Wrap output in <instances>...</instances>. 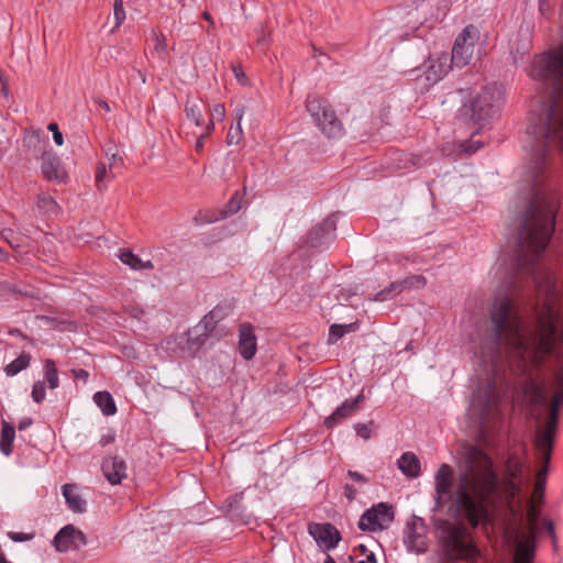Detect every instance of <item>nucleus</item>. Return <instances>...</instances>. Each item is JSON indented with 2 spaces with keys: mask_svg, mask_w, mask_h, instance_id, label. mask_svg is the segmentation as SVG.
<instances>
[{
  "mask_svg": "<svg viewBox=\"0 0 563 563\" xmlns=\"http://www.w3.org/2000/svg\"><path fill=\"white\" fill-rule=\"evenodd\" d=\"M453 468L449 464H441L434 475V489L437 503L440 504L443 498L452 499L456 507L455 490L452 492Z\"/></svg>",
  "mask_w": 563,
  "mask_h": 563,
  "instance_id": "ddd939ff",
  "label": "nucleus"
},
{
  "mask_svg": "<svg viewBox=\"0 0 563 563\" xmlns=\"http://www.w3.org/2000/svg\"><path fill=\"white\" fill-rule=\"evenodd\" d=\"M553 393L549 404V417L543 431L538 432L534 446L542 463L549 465L554 444L560 407L563 405V365L553 373L550 385Z\"/></svg>",
  "mask_w": 563,
  "mask_h": 563,
  "instance_id": "20e7f679",
  "label": "nucleus"
},
{
  "mask_svg": "<svg viewBox=\"0 0 563 563\" xmlns=\"http://www.w3.org/2000/svg\"><path fill=\"white\" fill-rule=\"evenodd\" d=\"M14 435V427L7 421H2V429L0 434V451L7 456L12 453Z\"/></svg>",
  "mask_w": 563,
  "mask_h": 563,
  "instance_id": "bb28decb",
  "label": "nucleus"
},
{
  "mask_svg": "<svg viewBox=\"0 0 563 563\" xmlns=\"http://www.w3.org/2000/svg\"><path fill=\"white\" fill-rule=\"evenodd\" d=\"M239 353L245 361L252 360L257 351V339L251 323H242L239 328Z\"/></svg>",
  "mask_w": 563,
  "mask_h": 563,
  "instance_id": "f3484780",
  "label": "nucleus"
},
{
  "mask_svg": "<svg viewBox=\"0 0 563 563\" xmlns=\"http://www.w3.org/2000/svg\"><path fill=\"white\" fill-rule=\"evenodd\" d=\"M364 400L365 395L362 390L354 399L343 401L341 406L324 419V426L328 429H331L342 420L351 417L360 409V406Z\"/></svg>",
  "mask_w": 563,
  "mask_h": 563,
  "instance_id": "2eb2a0df",
  "label": "nucleus"
},
{
  "mask_svg": "<svg viewBox=\"0 0 563 563\" xmlns=\"http://www.w3.org/2000/svg\"><path fill=\"white\" fill-rule=\"evenodd\" d=\"M225 117V108L224 104L218 103L213 106V108L210 111V119L214 123V120L222 121Z\"/></svg>",
  "mask_w": 563,
  "mask_h": 563,
  "instance_id": "c03bdc74",
  "label": "nucleus"
},
{
  "mask_svg": "<svg viewBox=\"0 0 563 563\" xmlns=\"http://www.w3.org/2000/svg\"><path fill=\"white\" fill-rule=\"evenodd\" d=\"M207 340L208 338L201 332L200 328L195 325L180 336L179 346L183 353L194 356Z\"/></svg>",
  "mask_w": 563,
  "mask_h": 563,
  "instance_id": "aec40b11",
  "label": "nucleus"
},
{
  "mask_svg": "<svg viewBox=\"0 0 563 563\" xmlns=\"http://www.w3.org/2000/svg\"><path fill=\"white\" fill-rule=\"evenodd\" d=\"M539 10L542 14H547L550 11V5L545 2V0L539 1Z\"/></svg>",
  "mask_w": 563,
  "mask_h": 563,
  "instance_id": "e2e57ef3",
  "label": "nucleus"
},
{
  "mask_svg": "<svg viewBox=\"0 0 563 563\" xmlns=\"http://www.w3.org/2000/svg\"><path fill=\"white\" fill-rule=\"evenodd\" d=\"M452 65L446 53L430 57L426 71L427 79L434 82L440 80L450 70Z\"/></svg>",
  "mask_w": 563,
  "mask_h": 563,
  "instance_id": "4be33fe9",
  "label": "nucleus"
},
{
  "mask_svg": "<svg viewBox=\"0 0 563 563\" xmlns=\"http://www.w3.org/2000/svg\"><path fill=\"white\" fill-rule=\"evenodd\" d=\"M526 393L530 397V402L533 405L544 406L548 402V396L543 384L531 382Z\"/></svg>",
  "mask_w": 563,
  "mask_h": 563,
  "instance_id": "c756f323",
  "label": "nucleus"
},
{
  "mask_svg": "<svg viewBox=\"0 0 563 563\" xmlns=\"http://www.w3.org/2000/svg\"><path fill=\"white\" fill-rule=\"evenodd\" d=\"M37 209L41 213L49 216L56 214L59 207L52 196L42 192L37 196Z\"/></svg>",
  "mask_w": 563,
  "mask_h": 563,
  "instance_id": "473e14b6",
  "label": "nucleus"
},
{
  "mask_svg": "<svg viewBox=\"0 0 563 563\" xmlns=\"http://www.w3.org/2000/svg\"><path fill=\"white\" fill-rule=\"evenodd\" d=\"M360 563H376V559H375L374 553H372V552H371V553H368V554L366 555V559H365V560L360 561Z\"/></svg>",
  "mask_w": 563,
  "mask_h": 563,
  "instance_id": "69168bd1",
  "label": "nucleus"
},
{
  "mask_svg": "<svg viewBox=\"0 0 563 563\" xmlns=\"http://www.w3.org/2000/svg\"><path fill=\"white\" fill-rule=\"evenodd\" d=\"M478 38V29L473 24L466 25L455 38L450 58L451 64L459 68L466 66L472 59Z\"/></svg>",
  "mask_w": 563,
  "mask_h": 563,
  "instance_id": "6e6552de",
  "label": "nucleus"
},
{
  "mask_svg": "<svg viewBox=\"0 0 563 563\" xmlns=\"http://www.w3.org/2000/svg\"><path fill=\"white\" fill-rule=\"evenodd\" d=\"M308 533L324 551L334 549L341 540L340 531L330 522H310L308 525Z\"/></svg>",
  "mask_w": 563,
  "mask_h": 563,
  "instance_id": "f8f14e48",
  "label": "nucleus"
},
{
  "mask_svg": "<svg viewBox=\"0 0 563 563\" xmlns=\"http://www.w3.org/2000/svg\"><path fill=\"white\" fill-rule=\"evenodd\" d=\"M151 38L154 43L152 54L155 55L159 60L165 62L168 57L167 41L162 32L153 31Z\"/></svg>",
  "mask_w": 563,
  "mask_h": 563,
  "instance_id": "7c9ffc66",
  "label": "nucleus"
},
{
  "mask_svg": "<svg viewBox=\"0 0 563 563\" xmlns=\"http://www.w3.org/2000/svg\"><path fill=\"white\" fill-rule=\"evenodd\" d=\"M104 477L111 485L120 484L126 477V464L119 456L106 457L101 465Z\"/></svg>",
  "mask_w": 563,
  "mask_h": 563,
  "instance_id": "a211bd4d",
  "label": "nucleus"
},
{
  "mask_svg": "<svg viewBox=\"0 0 563 563\" xmlns=\"http://www.w3.org/2000/svg\"><path fill=\"white\" fill-rule=\"evenodd\" d=\"M399 470L410 478H416L420 475L421 466L420 460L412 452L404 453L398 460Z\"/></svg>",
  "mask_w": 563,
  "mask_h": 563,
  "instance_id": "5701e85b",
  "label": "nucleus"
},
{
  "mask_svg": "<svg viewBox=\"0 0 563 563\" xmlns=\"http://www.w3.org/2000/svg\"><path fill=\"white\" fill-rule=\"evenodd\" d=\"M544 158H545L544 151L542 150V151L538 152L537 161H538V169L539 170H542V164H543Z\"/></svg>",
  "mask_w": 563,
  "mask_h": 563,
  "instance_id": "680f3d73",
  "label": "nucleus"
},
{
  "mask_svg": "<svg viewBox=\"0 0 563 563\" xmlns=\"http://www.w3.org/2000/svg\"><path fill=\"white\" fill-rule=\"evenodd\" d=\"M357 329V323L352 322L349 324H338L334 323L329 329L328 335V344H334L341 339L345 333L355 331Z\"/></svg>",
  "mask_w": 563,
  "mask_h": 563,
  "instance_id": "2f4dec72",
  "label": "nucleus"
},
{
  "mask_svg": "<svg viewBox=\"0 0 563 563\" xmlns=\"http://www.w3.org/2000/svg\"><path fill=\"white\" fill-rule=\"evenodd\" d=\"M306 109L310 113L316 125L329 139L340 137L344 133L343 124L330 102L320 96H308Z\"/></svg>",
  "mask_w": 563,
  "mask_h": 563,
  "instance_id": "423d86ee",
  "label": "nucleus"
},
{
  "mask_svg": "<svg viewBox=\"0 0 563 563\" xmlns=\"http://www.w3.org/2000/svg\"><path fill=\"white\" fill-rule=\"evenodd\" d=\"M8 537L14 542L30 541L34 538V533L9 532Z\"/></svg>",
  "mask_w": 563,
  "mask_h": 563,
  "instance_id": "de8ad7c7",
  "label": "nucleus"
},
{
  "mask_svg": "<svg viewBox=\"0 0 563 563\" xmlns=\"http://www.w3.org/2000/svg\"><path fill=\"white\" fill-rule=\"evenodd\" d=\"M558 201L555 195L534 187L518 236V268L531 276L544 296L534 329H526L520 306L505 296L496 299L490 310L494 350L500 352L505 341L511 354L520 360L523 371L540 366L548 355L563 362V310L554 273L541 267L539 255L547 249L555 228Z\"/></svg>",
  "mask_w": 563,
  "mask_h": 563,
  "instance_id": "f257e3e1",
  "label": "nucleus"
},
{
  "mask_svg": "<svg viewBox=\"0 0 563 563\" xmlns=\"http://www.w3.org/2000/svg\"><path fill=\"white\" fill-rule=\"evenodd\" d=\"M547 471H548V465H545V463H543L542 467L537 473V479H536V484H534V489H533V494H532V497H531V500H533V501L536 499H540L541 500L543 498L544 488H545Z\"/></svg>",
  "mask_w": 563,
  "mask_h": 563,
  "instance_id": "c9c22d12",
  "label": "nucleus"
},
{
  "mask_svg": "<svg viewBox=\"0 0 563 563\" xmlns=\"http://www.w3.org/2000/svg\"><path fill=\"white\" fill-rule=\"evenodd\" d=\"M220 214L217 216L214 212H202V211H199L195 218H194V222L199 225V224H206V223H211V222H214V221H218L220 220Z\"/></svg>",
  "mask_w": 563,
  "mask_h": 563,
  "instance_id": "79ce46f5",
  "label": "nucleus"
},
{
  "mask_svg": "<svg viewBox=\"0 0 563 563\" xmlns=\"http://www.w3.org/2000/svg\"><path fill=\"white\" fill-rule=\"evenodd\" d=\"M32 423H33V420L31 418H23L22 420H20L18 428H19V430H24V429L31 427Z\"/></svg>",
  "mask_w": 563,
  "mask_h": 563,
  "instance_id": "052dcab7",
  "label": "nucleus"
},
{
  "mask_svg": "<svg viewBox=\"0 0 563 563\" xmlns=\"http://www.w3.org/2000/svg\"><path fill=\"white\" fill-rule=\"evenodd\" d=\"M444 549L452 560L474 562L479 556L467 528L463 525H448L443 529Z\"/></svg>",
  "mask_w": 563,
  "mask_h": 563,
  "instance_id": "39448f33",
  "label": "nucleus"
},
{
  "mask_svg": "<svg viewBox=\"0 0 563 563\" xmlns=\"http://www.w3.org/2000/svg\"><path fill=\"white\" fill-rule=\"evenodd\" d=\"M115 441V432L113 430H109L107 433L102 434L99 443L101 446H107Z\"/></svg>",
  "mask_w": 563,
  "mask_h": 563,
  "instance_id": "603ef678",
  "label": "nucleus"
},
{
  "mask_svg": "<svg viewBox=\"0 0 563 563\" xmlns=\"http://www.w3.org/2000/svg\"><path fill=\"white\" fill-rule=\"evenodd\" d=\"M107 176V166L103 163L98 164L96 170V184L99 189H101V183L104 180Z\"/></svg>",
  "mask_w": 563,
  "mask_h": 563,
  "instance_id": "8fccbe9b",
  "label": "nucleus"
},
{
  "mask_svg": "<svg viewBox=\"0 0 563 563\" xmlns=\"http://www.w3.org/2000/svg\"><path fill=\"white\" fill-rule=\"evenodd\" d=\"M66 504L74 512H82L86 509V501L76 493L74 484H65L62 487Z\"/></svg>",
  "mask_w": 563,
  "mask_h": 563,
  "instance_id": "b1692460",
  "label": "nucleus"
},
{
  "mask_svg": "<svg viewBox=\"0 0 563 563\" xmlns=\"http://www.w3.org/2000/svg\"><path fill=\"white\" fill-rule=\"evenodd\" d=\"M543 526H544V529L548 532L549 537L551 538L553 547L555 548L558 544V538L555 534L554 522L550 519H547L543 521Z\"/></svg>",
  "mask_w": 563,
  "mask_h": 563,
  "instance_id": "49530a36",
  "label": "nucleus"
},
{
  "mask_svg": "<svg viewBox=\"0 0 563 563\" xmlns=\"http://www.w3.org/2000/svg\"><path fill=\"white\" fill-rule=\"evenodd\" d=\"M113 15H114V26L112 32L118 30L123 21L125 20V10L123 8V0H114L113 2Z\"/></svg>",
  "mask_w": 563,
  "mask_h": 563,
  "instance_id": "4c0bfd02",
  "label": "nucleus"
},
{
  "mask_svg": "<svg viewBox=\"0 0 563 563\" xmlns=\"http://www.w3.org/2000/svg\"><path fill=\"white\" fill-rule=\"evenodd\" d=\"M120 261L130 266L132 269H153V263L151 261L143 262L137 255L131 250H121L119 253Z\"/></svg>",
  "mask_w": 563,
  "mask_h": 563,
  "instance_id": "a878e982",
  "label": "nucleus"
},
{
  "mask_svg": "<svg viewBox=\"0 0 563 563\" xmlns=\"http://www.w3.org/2000/svg\"><path fill=\"white\" fill-rule=\"evenodd\" d=\"M521 463L509 457L500 477L493 459L477 446L468 445L455 485L456 511L472 528L490 522V511L499 505L505 504L512 511L521 493Z\"/></svg>",
  "mask_w": 563,
  "mask_h": 563,
  "instance_id": "f03ea898",
  "label": "nucleus"
},
{
  "mask_svg": "<svg viewBox=\"0 0 563 563\" xmlns=\"http://www.w3.org/2000/svg\"><path fill=\"white\" fill-rule=\"evenodd\" d=\"M70 373H71L74 379H80L84 383H87V380L89 378V373L84 368H73L70 371Z\"/></svg>",
  "mask_w": 563,
  "mask_h": 563,
  "instance_id": "6e6d98bb",
  "label": "nucleus"
},
{
  "mask_svg": "<svg viewBox=\"0 0 563 563\" xmlns=\"http://www.w3.org/2000/svg\"><path fill=\"white\" fill-rule=\"evenodd\" d=\"M202 18L209 23V29L214 26V21L208 11L202 12Z\"/></svg>",
  "mask_w": 563,
  "mask_h": 563,
  "instance_id": "0e129e2a",
  "label": "nucleus"
},
{
  "mask_svg": "<svg viewBox=\"0 0 563 563\" xmlns=\"http://www.w3.org/2000/svg\"><path fill=\"white\" fill-rule=\"evenodd\" d=\"M231 68H232V71H233L235 78L238 79V81H240L241 84L244 85L246 82V77H245L242 66L239 64H234V65H232Z\"/></svg>",
  "mask_w": 563,
  "mask_h": 563,
  "instance_id": "4d7b16f0",
  "label": "nucleus"
},
{
  "mask_svg": "<svg viewBox=\"0 0 563 563\" xmlns=\"http://www.w3.org/2000/svg\"><path fill=\"white\" fill-rule=\"evenodd\" d=\"M427 285V279L422 275H412L400 282L390 284L389 287L385 288L377 295L378 300L388 299L390 294H399L405 288H422Z\"/></svg>",
  "mask_w": 563,
  "mask_h": 563,
  "instance_id": "412c9836",
  "label": "nucleus"
},
{
  "mask_svg": "<svg viewBox=\"0 0 563 563\" xmlns=\"http://www.w3.org/2000/svg\"><path fill=\"white\" fill-rule=\"evenodd\" d=\"M536 554V536L522 534L516 542L514 563H532Z\"/></svg>",
  "mask_w": 563,
  "mask_h": 563,
  "instance_id": "6ab92c4d",
  "label": "nucleus"
},
{
  "mask_svg": "<svg viewBox=\"0 0 563 563\" xmlns=\"http://www.w3.org/2000/svg\"><path fill=\"white\" fill-rule=\"evenodd\" d=\"M539 514H540V511L537 508L534 501L530 500L529 505H528V510H527V519H528V522L530 526V533H532V534H534V532H536Z\"/></svg>",
  "mask_w": 563,
  "mask_h": 563,
  "instance_id": "58836bf2",
  "label": "nucleus"
},
{
  "mask_svg": "<svg viewBox=\"0 0 563 563\" xmlns=\"http://www.w3.org/2000/svg\"><path fill=\"white\" fill-rule=\"evenodd\" d=\"M463 146V151L466 152L467 154H472L474 152H476L477 147H474L473 145H467V146Z\"/></svg>",
  "mask_w": 563,
  "mask_h": 563,
  "instance_id": "774afa93",
  "label": "nucleus"
},
{
  "mask_svg": "<svg viewBox=\"0 0 563 563\" xmlns=\"http://www.w3.org/2000/svg\"><path fill=\"white\" fill-rule=\"evenodd\" d=\"M243 115H244V109L243 108L236 110V123L241 124Z\"/></svg>",
  "mask_w": 563,
  "mask_h": 563,
  "instance_id": "338daca9",
  "label": "nucleus"
},
{
  "mask_svg": "<svg viewBox=\"0 0 563 563\" xmlns=\"http://www.w3.org/2000/svg\"><path fill=\"white\" fill-rule=\"evenodd\" d=\"M243 139V130L240 123H236L235 126H230L228 135H227V143L229 145H238Z\"/></svg>",
  "mask_w": 563,
  "mask_h": 563,
  "instance_id": "a19ab883",
  "label": "nucleus"
},
{
  "mask_svg": "<svg viewBox=\"0 0 563 563\" xmlns=\"http://www.w3.org/2000/svg\"><path fill=\"white\" fill-rule=\"evenodd\" d=\"M87 544L84 532L73 525L63 527L54 537L53 545L58 552L79 550Z\"/></svg>",
  "mask_w": 563,
  "mask_h": 563,
  "instance_id": "9d476101",
  "label": "nucleus"
},
{
  "mask_svg": "<svg viewBox=\"0 0 563 563\" xmlns=\"http://www.w3.org/2000/svg\"><path fill=\"white\" fill-rule=\"evenodd\" d=\"M46 389L45 383L42 380H37L34 383L32 388V398L35 402L40 404L45 399Z\"/></svg>",
  "mask_w": 563,
  "mask_h": 563,
  "instance_id": "37998d69",
  "label": "nucleus"
},
{
  "mask_svg": "<svg viewBox=\"0 0 563 563\" xmlns=\"http://www.w3.org/2000/svg\"><path fill=\"white\" fill-rule=\"evenodd\" d=\"M343 488L345 498L350 501H353L357 496V488L351 484H345Z\"/></svg>",
  "mask_w": 563,
  "mask_h": 563,
  "instance_id": "864d4df0",
  "label": "nucleus"
},
{
  "mask_svg": "<svg viewBox=\"0 0 563 563\" xmlns=\"http://www.w3.org/2000/svg\"><path fill=\"white\" fill-rule=\"evenodd\" d=\"M356 434L365 440L371 438L372 430L368 424L357 423L355 424Z\"/></svg>",
  "mask_w": 563,
  "mask_h": 563,
  "instance_id": "3c124183",
  "label": "nucleus"
},
{
  "mask_svg": "<svg viewBox=\"0 0 563 563\" xmlns=\"http://www.w3.org/2000/svg\"><path fill=\"white\" fill-rule=\"evenodd\" d=\"M185 113L188 120L192 121L196 126H203L205 121L200 104L190 97L185 102Z\"/></svg>",
  "mask_w": 563,
  "mask_h": 563,
  "instance_id": "c85d7f7f",
  "label": "nucleus"
},
{
  "mask_svg": "<svg viewBox=\"0 0 563 563\" xmlns=\"http://www.w3.org/2000/svg\"><path fill=\"white\" fill-rule=\"evenodd\" d=\"M47 129L53 132L54 142L60 146L64 143L63 134L58 130V125L55 122L48 124Z\"/></svg>",
  "mask_w": 563,
  "mask_h": 563,
  "instance_id": "09e8293b",
  "label": "nucleus"
},
{
  "mask_svg": "<svg viewBox=\"0 0 563 563\" xmlns=\"http://www.w3.org/2000/svg\"><path fill=\"white\" fill-rule=\"evenodd\" d=\"M41 172L44 178L49 181L56 184H66L68 181V173L59 156L53 151L43 152L41 156Z\"/></svg>",
  "mask_w": 563,
  "mask_h": 563,
  "instance_id": "9b49d317",
  "label": "nucleus"
},
{
  "mask_svg": "<svg viewBox=\"0 0 563 563\" xmlns=\"http://www.w3.org/2000/svg\"><path fill=\"white\" fill-rule=\"evenodd\" d=\"M242 199L243 197L239 191L234 192L229 202L225 205L224 209L220 211V218L225 219L239 212L242 208Z\"/></svg>",
  "mask_w": 563,
  "mask_h": 563,
  "instance_id": "f704fd0d",
  "label": "nucleus"
},
{
  "mask_svg": "<svg viewBox=\"0 0 563 563\" xmlns=\"http://www.w3.org/2000/svg\"><path fill=\"white\" fill-rule=\"evenodd\" d=\"M228 314L225 307L217 306L208 314H206L198 324L201 332L209 338L221 339L225 333L218 331V323L224 319Z\"/></svg>",
  "mask_w": 563,
  "mask_h": 563,
  "instance_id": "dca6fc26",
  "label": "nucleus"
},
{
  "mask_svg": "<svg viewBox=\"0 0 563 563\" xmlns=\"http://www.w3.org/2000/svg\"><path fill=\"white\" fill-rule=\"evenodd\" d=\"M336 222L333 218L324 219L307 234L306 243L310 247H320L334 239Z\"/></svg>",
  "mask_w": 563,
  "mask_h": 563,
  "instance_id": "4468645a",
  "label": "nucleus"
},
{
  "mask_svg": "<svg viewBox=\"0 0 563 563\" xmlns=\"http://www.w3.org/2000/svg\"><path fill=\"white\" fill-rule=\"evenodd\" d=\"M347 476L352 481L358 483L361 486L365 485L368 482V479L363 474H361L356 471H351V470L347 471Z\"/></svg>",
  "mask_w": 563,
  "mask_h": 563,
  "instance_id": "5fc2aeb1",
  "label": "nucleus"
},
{
  "mask_svg": "<svg viewBox=\"0 0 563 563\" xmlns=\"http://www.w3.org/2000/svg\"><path fill=\"white\" fill-rule=\"evenodd\" d=\"M393 520V507L386 503H378L361 516L358 528L363 531L383 530L386 529Z\"/></svg>",
  "mask_w": 563,
  "mask_h": 563,
  "instance_id": "1a4fd4ad",
  "label": "nucleus"
},
{
  "mask_svg": "<svg viewBox=\"0 0 563 563\" xmlns=\"http://www.w3.org/2000/svg\"><path fill=\"white\" fill-rule=\"evenodd\" d=\"M213 130H214V123L212 122V120H209L208 123L205 125V132L202 134H200L198 136V139L196 140L195 151L197 153H199V154L202 153L203 146H205V141L212 133Z\"/></svg>",
  "mask_w": 563,
  "mask_h": 563,
  "instance_id": "ea45409f",
  "label": "nucleus"
},
{
  "mask_svg": "<svg viewBox=\"0 0 563 563\" xmlns=\"http://www.w3.org/2000/svg\"><path fill=\"white\" fill-rule=\"evenodd\" d=\"M530 75L536 79L553 81L563 88V44L537 56ZM541 132L548 145L563 150V95H556L551 99Z\"/></svg>",
  "mask_w": 563,
  "mask_h": 563,
  "instance_id": "7ed1b4c3",
  "label": "nucleus"
},
{
  "mask_svg": "<svg viewBox=\"0 0 563 563\" xmlns=\"http://www.w3.org/2000/svg\"><path fill=\"white\" fill-rule=\"evenodd\" d=\"M110 159V167H121L123 166V158L118 154H112Z\"/></svg>",
  "mask_w": 563,
  "mask_h": 563,
  "instance_id": "13d9d810",
  "label": "nucleus"
},
{
  "mask_svg": "<svg viewBox=\"0 0 563 563\" xmlns=\"http://www.w3.org/2000/svg\"><path fill=\"white\" fill-rule=\"evenodd\" d=\"M405 543L410 550L421 553L427 549L426 537L417 530L416 525L408 527Z\"/></svg>",
  "mask_w": 563,
  "mask_h": 563,
  "instance_id": "393cba45",
  "label": "nucleus"
},
{
  "mask_svg": "<svg viewBox=\"0 0 563 563\" xmlns=\"http://www.w3.org/2000/svg\"><path fill=\"white\" fill-rule=\"evenodd\" d=\"M503 99L501 87L493 84L486 86L468 106L464 104L461 112L463 115H470L476 123H481L500 108Z\"/></svg>",
  "mask_w": 563,
  "mask_h": 563,
  "instance_id": "0eeeda50",
  "label": "nucleus"
},
{
  "mask_svg": "<svg viewBox=\"0 0 563 563\" xmlns=\"http://www.w3.org/2000/svg\"><path fill=\"white\" fill-rule=\"evenodd\" d=\"M44 371H45V379L48 383V386L51 389H55L58 387L59 379H58V372L55 365V362L53 360H46L44 364Z\"/></svg>",
  "mask_w": 563,
  "mask_h": 563,
  "instance_id": "e433bc0d",
  "label": "nucleus"
},
{
  "mask_svg": "<svg viewBox=\"0 0 563 563\" xmlns=\"http://www.w3.org/2000/svg\"><path fill=\"white\" fill-rule=\"evenodd\" d=\"M269 36V32L264 26H261V29L257 31V45L264 48L267 47L271 41Z\"/></svg>",
  "mask_w": 563,
  "mask_h": 563,
  "instance_id": "a18cd8bd",
  "label": "nucleus"
},
{
  "mask_svg": "<svg viewBox=\"0 0 563 563\" xmlns=\"http://www.w3.org/2000/svg\"><path fill=\"white\" fill-rule=\"evenodd\" d=\"M93 401L101 409L104 416H112L117 412V406L109 391H97Z\"/></svg>",
  "mask_w": 563,
  "mask_h": 563,
  "instance_id": "cd10ccee",
  "label": "nucleus"
},
{
  "mask_svg": "<svg viewBox=\"0 0 563 563\" xmlns=\"http://www.w3.org/2000/svg\"><path fill=\"white\" fill-rule=\"evenodd\" d=\"M93 101H95L96 104H98L106 112H110L111 111V108H110L109 103L106 100H103L101 98H95Z\"/></svg>",
  "mask_w": 563,
  "mask_h": 563,
  "instance_id": "bf43d9fd",
  "label": "nucleus"
},
{
  "mask_svg": "<svg viewBox=\"0 0 563 563\" xmlns=\"http://www.w3.org/2000/svg\"><path fill=\"white\" fill-rule=\"evenodd\" d=\"M30 362L31 355L27 353H22L20 356H18L15 360H13L4 367V372L8 376H14L21 371L27 368Z\"/></svg>",
  "mask_w": 563,
  "mask_h": 563,
  "instance_id": "72a5a7b5",
  "label": "nucleus"
}]
</instances>
